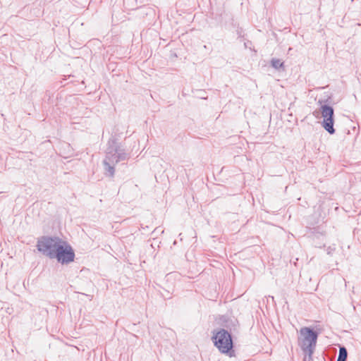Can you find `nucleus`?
Wrapping results in <instances>:
<instances>
[{
  "label": "nucleus",
  "mask_w": 361,
  "mask_h": 361,
  "mask_svg": "<svg viewBox=\"0 0 361 361\" xmlns=\"http://www.w3.org/2000/svg\"><path fill=\"white\" fill-rule=\"evenodd\" d=\"M212 339L214 345L221 353L228 354L230 357L232 356L233 345L231 335L228 331L224 329L216 330Z\"/></svg>",
  "instance_id": "nucleus-2"
},
{
  "label": "nucleus",
  "mask_w": 361,
  "mask_h": 361,
  "mask_svg": "<svg viewBox=\"0 0 361 361\" xmlns=\"http://www.w3.org/2000/svg\"><path fill=\"white\" fill-rule=\"evenodd\" d=\"M348 352L345 347H340L339 354L336 361H346Z\"/></svg>",
  "instance_id": "nucleus-7"
},
{
  "label": "nucleus",
  "mask_w": 361,
  "mask_h": 361,
  "mask_svg": "<svg viewBox=\"0 0 361 361\" xmlns=\"http://www.w3.org/2000/svg\"><path fill=\"white\" fill-rule=\"evenodd\" d=\"M315 349H305L302 350L305 354L304 361H312V355L314 353Z\"/></svg>",
  "instance_id": "nucleus-8"
},
{
  "label": "nucleus",
  "mask_w": 361,
  "mask_h": 361,
  "mask_svg": "<svg viewBox=\"0 0 361 361\" xmlns=\"http://www.w3.org/2000/svg\"><path fill=\"white\" fill-rule=\"evenodd\" d=\"M63 240L59 237L42 236L37 240V250L49 259H54Z\"/></svg>",
  "instance_id": "nucleus-3"
},
{
  "label": "nucleus",
  "mask_w": 361,
  "mask_h": 361,
  "mask_svg": "<svg viewBox=\"0 0 361 361\" xmlns=\"http://www.w3.org/2000/svg\"><path fill=\"white\" fill-rule=\"evenodd\" d=\"M271 66L275 69H279L283 67V62L279 59H272L271 61Z\"/></svg>",
  "instance_id": "nucleus-9"
},
{
  "label": "nucleus",
  "mask_w": 361,
  "mask_h": 361,
  "mask_svg": "<svg viewBox=\"0 0 361 361\" xmlns=\"http://www.w3.org/2000/svg\"><path fill=\"white\" fill-rule=\"evenodd\" d=\"M334 109L329 105H322L321 106V114L324 118L322 122L323 128L330 134H334Z\"/></svg>",
  "instance_id": "nucleus-6"
},
{
  "label": "nucleus",
  "mask_w": 361,
  "mask_h": 361,
  "mask_svg": "<svg viewBox=\"0 0 361 361\" xmlns=\"http://www.w3.org/2000/svg\"><path fill=\"white\" fill-rule=\"evenodd\" d=\"M318 333L310 327H302L300 329L298 338V345L301 350L315 349Z\"/></svg>",
  "instance_id": "nucleus-4"
},
{
  "label": "nucleus",
  "mask_w": 361,
  "mask_h": 361,
  "mask_svg": "<svg viewBox=\"0 0 361 361\" xmlns=\"http://www.w3.org/2000/svg\"><path fill=\"white\" fill-rule=\"evenodd\" d=\"M128 159V154L124 149L120 147H110L106 154V157L103 161L105 175L114 177L115 173V166L121 161Z\"/></svg>",
  "instance_id": "nucleus-1"
},
{
  "label": "nucleus",
  "mask_w": 361,
  "mask_h": 361,
  "mask_svg": "<svg viewBox=\"0 0 361 361\" xmlns=\"http://www.w3.org/2000/svg\"><path fill=\"white\" fill-rule=\"evenodd\" d=\"M61 264H68L74 261L75 252L72 247L65 240L61 244L54 256Z\"/></svg>",
  "instance_id": "nucleus-5"
}]
</instances>
